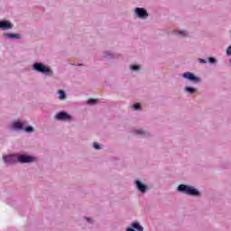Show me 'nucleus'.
Instances as JSON below:
<instances>
[{"instance_id":"obj_1","label":"nucleus","mask_w":231,"mask_h":231,"mask_svg":"<svg viewBox=\"0 0 231 231\" xmlns=\"http://www.w3.org/2000/svg\"><path fill=\"white\" fill-rule=\"evenodd\" d=\"M179 192H184V194H188V196H199V191L194 189L193 187H189L185 184H180L178 187Z\"/></svg>"},{"instance_id":"obj_2","label":"nucleus","mask_w":231,"mask_h":231,"mask_svg":"<svg viewBox=\"0 0 231 231\" xmlns=\"http://www.w3.org/2000/svg\"><path fill=\"white\" fill-rule=\"evenodd\" d=\"M33 69L35 71H39V73H51V69L48 67H45L42 63H34L33 64Z\"/></svg>"},{"instance_id":"obj_3","label":"nucleus","mask_w":231,"mask_h":231,"mask_svg":"<svg viewBox=\"0 0 231 231\" xmlns=\"http://www.w3.org/2000/svg\"><path fill=\"white\" fill-rule=\"evenodd\" d=\"M183 78L190 80L191 82H194L195 84L201 82V79L196 77V75H194L192 72H185L183 74Z\"/></svg>"},{"instance_id":"obj_4","label":"nucleus","mask_w":231,"mask_h":231,"mask_svg":"<svg viewBox=\"0 0 231 231\" xmlns=\"http://www.w3.org/2000/svg\"><path fill=\"white\" fill-rule=\"evenodd\" d=\"M183 78L190 80L191 82H194L195 84L201 82V79L196 77V75H194L192 72H185L183 74Z\"/></svg>"},{"instance_id":"obj_5","label":"nucleus","mask_w":231,"mask_h":231,"mask_svg":"<svg viewBox=\"0 0 231 231\" xmlns=\"http://www.w3.org/2000/svg\"><path fill=\"white\" fill-rule=\"evenodd\" d=\"M18 162L20 163H32V162H35V158L32 156L21 155L18 157Z\"/></svg>"},{"instance_id":"obj_6","label":"nucleus","mask_w":231,"mask_h":231,"mask_svg":"<svg viewBox=\"0 0 231 231\" xmlns=\"http://www.w3.org/2000/svg\"><path fill=\"white\" fill-rule=\"evenodd\" d=\"M135 14L141 19H145V17H149V14H147V11L145 9H143V8L137 7L135 9Z\"/></svg>"},{"instance_id":"obj_7","label":"nucleus","mask_w":231,"mask_h":231,"mask_svg":"<svg viewBox=\"0 0 231 231\" xmlns=\"http://www.w3.org/2000/svg\"><path fill=\"white\" fill-rule=\"evenodd\" d=\"M56 119L57 120H71V116L68 115L66 112H60L56 115Z\"/></svg>"},{"instance_id":"obj_8","label":"nucleus","mask_w":231,"mask_h":231,"mask_svg":"<svg viewBox=\"0 0 231 231\" xmlns=\"http://www.w3.org/2000/svg\"><path fill=\"white\" fill-rule=\"evenodd\" d=\"M2 30H12V23L8 21H0Z\"/></svg>"},{"instance_id":"obj_9","label":"nucleus","mask_w":231,"mask_h":231,"mask_svg":"<svg viewBox=\"0 0 231 231\" xmlns=\"http://www.w3.org/2000/svg\"><path fill=\"white\" fill-rule=\"evenodd\" d=\"M135 185H136L138 190H140V192H142V193H143V192H145V190H147V187L145 186V184L142 183L140 180H136Z\"/></svg>"},{"instance_id":"obj_10","label":"nucleus","mask_w":231,"mask_h":231,"mask_svg":"<svg viewBox=\"0 0 231 231\" xmlns=\"http://www.w3.org/2000/svg\"><path fill=\"white\" fill-rule=\"evenodd\" d=\"M133 228H135L137 231H143V226H140L138 222H134L132 225Z\"/></svg>"},{"instance_id":"obj_11","label":"nucleus","mask_w":231,"mask_h":231,"mask_svg":"<svg viewBox=\"0 0 231 231\" xmlns=\"http://www.w3.org/2000/svg\"><path fill=\"white\" fill-rule=\"evenodd\" d=\"M5 37H9V39H21V35L15 33H5Z\"/></svg>"},{"instance_id":"obj_12","label":"nucleus","mask_w":231,"mask_h":231,"mask_svg":"<svg viewBox=\"0 0 231 231\" xmlns=\"http://www.w3.org/2000/svg\"><path fill=\"white\" fill-rule=\"evenodd\" d=\"M13 127H14V129H23V125L21 122H14Z\"/></svg>"},{"instance_id":"obj_13","label":"nucleus","mask_w":231,"mask_h":231,"mask_svg":"<svg viewBox=\"0 0 231 231\" xmlns=\"http://www.w3.org/2000/svg\"><path fill=\"white\" fill-rule=\"evenodd\" d=\"M185 91H187L188 93H190L192 95V94L196 93V88H190V87H185Z\"/></svg>"},{"instance_id":"obj_14","label":"nucleus","mask_w":231,"mask_h":231,"mask_svg":"<svg viewBox=\"0 0 231 231\" xmlns=\"http://www.w3.org/2000/svg\"><path fill=\"white\" fill-rule=\"evenodd\" d=\"M59 94L60 100H64V98H66V92H64V90H60Z\"/></svg>"},{"instance_id":"obj_15","label":"nucleus","mask_w":231,"mask_h":231,"mask_svg":"<svg viewBox=\"0 0 231 231\" xmlns=\"http://www.w3.org/2000/svg\"><path fill=\"white\" fill-rule=\"evenodd\" d=\"M12 155H7L4 157V162H5V163H8V162H12Z\"/></svg>"},{"instance_id":"obj_16","label":"nucleus","mask_w":231,"mask_h":231,"mask_svg":"<svg viewBox=\"0 0 231 231\" xmlns=\"http://www.w3.org/2000/svg\"><path fill=\"white\" fill-rule=\"evenodd\" d=\"M131 69H133V71H138V69H140V66L133 65V66H131Z\"/></svg>"},{"instance_id":"obj_17","label":"nucleus","mask_w":231,"mask_h":231,"mask_svg":"<svg viewBox=\"0 0 231 231\" xmlns=\"http://www.w3.org/2000/svg\"><path fill=\"white\" fill-rule=\"evenodd\" d=\"M179 35H182V37H186V35H189V33L186 31H180Z\"/></svg>"},{"instance_id":"obj_18","label":"nucleus","mask_w":231,"mask_h":231,"mask_svg":"<svg viewBox=\"0 0 231 231\" xmlns=\"http://www.w3.org/2000/svg\"><path fill=\"white\" fill-rule=\"evenodd\" d=\"M25 131H26V133H32V132H33V127L28 126L25 128Z\"/></svg>"},{"instance_id":"obj_19","label":"nucleus","mask_w":231,"mask_h":231,"mask_svg":"<svg viewBox=\"0 0 231 231\" xmlns=\"http://www.w3.org/2000/svg\"><path fill=\"white\" fill-rule=\"evenodd\" d=\"M134 108L135 109V111H138V109H140V103L134 104Z\"/></svg>"},{"instance_id":"obj_20","label":"nucleus","mask_w":231,"mask_h":231,"mask_svg":"<svg viewBox=\"0 0 231 231\" xmlns=\"http://www.w3.org/2000/svg\"><path fill=\"white\" fill-rule=\"evenodd\" d=\"M96 102H97V99H93V98H90L88 101V104H95Z\"/></svg>"},{"instance_id":"obj_21","label":"nucleus","mask_w":231,"mask_h":231,"mask_svg":"<svg viewBox=\"0 0 231 231\" xmlns=\"http://www.w3.org/2000/svg\"><path fill=\"white\" fill-rule=\"evenodd\" d=\"M208 60H209V62H210L211 64L216 63V59H214V58H209Z\"/></svg>"},{"instance_id":"obj_22","label":"nucleus","mask_w":231,"mask_h":231,"mask_svg":"<svg viewBox=\"0 0 231 231\" xmlns=\"http://www.w3.org/2000/svg\"><path fill=\"white\" fill-rule=\"evenodd\" d=\"M135 133H136L137 134H145V132H143V131H142V130H137V131H135Z\"/></svg>"},{"instance_id":"obj_23","label":"nucleus","mask_w":231,"mask_h":231,"mask_svg":"<svg viewBox=\"0 0 231 231\" xmlns=\"http://www.w3.org/2000/svg\"><path fill=\"white\" fill-rule=\"evenodd\" d=\"M94 148H96L97 150L100 149V145L97 143H94Z\"/></svg>"},{"instance_id":"obj_24","label":"nucleus","mask_w":231,"mask_h":231,"mask_svg":"<svg viewBox=\"0 0 231 231\" xmlns=\"http://www.w3.org/2000/svg\"><path fill=\"white\" fill-rule=\"evenodd\" d=\"M227 55H231V46H229L226 50Z\"/></svg>"},{"instance_id":"obj_25","label":"nucleus","mask_w":231,"mask_h":231,"mask_svg":"<svg viewBox=\"0 0 231 231\" xmlns=\"http://www.w3.org/2000/svg\"><path fill=\"white\" fill-rule=\"evenodd\" d=\"M199 62H201L202 64H207V60L199 59Z\"/></svg>"},{"instance_id":"obj_26","label":"nucleus","mask_w":231,"mask_h":231,"mask_svg":"<svg viewBox=\"0 0 231 231\" xmlns=\"http://www.w3.org/2000/svg\"><path fill=\"white\" fill-rule=\"evenodd\" d=\"M126 231H135V230H134V228H133V227H128V228L126 229Z\"/></svg>"},{"instance_id":"obj_27","label":"nucleus","mask_w":231,"mask_h":231,"mask_svg":"<svg viewBox=\"0 0 231 231\" xmlns=\"http://www.w3.org/2000/svg\"><path fill=\"white\" fill-rule=\"evenodd\" d=\"M86 219L88 223H91V218L86 217Z\"/></svg>"}]
</instances>
